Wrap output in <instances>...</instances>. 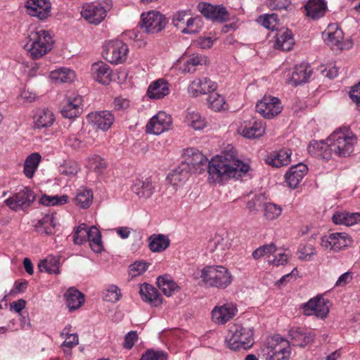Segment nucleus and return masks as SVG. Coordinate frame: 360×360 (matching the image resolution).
<instances>
[{
    "instance_id": "obj_62",
    "label": "nucleus",
    "mask_w": 360,
    "mask_h": 360,
    "mask_svg": "<svg viewBox=\"0 0 360 360\" xmlns=\"http://www.w3.org/2000/svg\"><path fill=\"white\" fill-rule=\"evenodd\" d=\"M349 96L351 99L360 106V82L352 87Z\"/></svg>"
},
{
    "instance_id": "obj_36",
    "label": "nucleus",
    "mask_w": 360,
    "mask_h": 360,
    "mask_svg": "<svg viewBox=\"0 0 360 360\" xmlns=\"http://www.w3.org/2000/svg\"><path fill=\"white\" fill-rule=\"evenodd\" d=\"M186 122L188 126L195 130L203 129L208 124V122L205 117L195 111L188 112L187 113L186 116Z\"/></svg>"
},
{
    "instance_id": "obj_43",
    "label": "nucleus",
    "mask_w": 360,
    "mask_h": 360,
    "mask_svg": "<svg viewBox=\"0 0 360 360\" xmlns=\"http://www.w3.org/2000/svg\"><path fill=\"white\" fill-rule=\"evenodd\" d=\"M207 103L209 108L214 111H220L224 108L225 100L221 95L214 91L209 94Z\"/></svg>"
},
{
    "instance_id": "obj_41",
    "label": "nucleus",
    "mask_w": 360,
    "mask_h": 360,
    "mask_svg": "<svg viewBox=\"0 0 360 360\" xmlns=\"http://www.w3.org/2000/svg\"><path fill=\"white\" fill-rule=\"evenodd\" d=\"M93 200V192L90 189L81 188L75 198L76 205L83 209L89 207Z\"/></svg>"
},
{
    "instance_id": "obj_2",
    "label": "nucleus",
    "mask_w": 360,
    "mask_h": 360,
    "mask_svg": "<svg viewBox=\"0 0 360 360\" xmlns=\"http://www.w3.org/2000/svg\"><path fill=\"white\" fill-rule=\"evenodd\" d=\"M356 142L355 135L344 127L334 131L325 141H312L308 146L309 154L323 160H329L334 153L339 157H348L354 150Z\"/></svg>"
},
{
    "instance_id": "obj_44",
    "label": "nucleus",
    "mask_w": 360,
    "mask_h": 360,
    "mask_svg": "<svg viewBox=\"0 0 360 360\" xmlns=\"http://www.w3.org/2000/svg\"><path fill=\"white\" fill-rule=\"evenodd\" d=\"M56 226L53 214H46L39 221L38 231L41 234L51 235Z\"/></svg>"
},
{
    "instance_id": "obj_7",
    "label": "nucleus",
    "mask_w": 360,
    "mask_h": 360,
    "mask_svg": "<svg viewBox=\"0 0 360 360\" xmlns=\"http://www.w3.org/2000/svg\"><path fill=\"white\" fill-rule=\"evenodd\" d=\"M291 354L288 340L278 335L273 336L267 344L266 360H289Z\"/></svg>"
},
{
    "instance_id": "obj_59",
    "label": "nucleus",
    "mask_w": 360,
    "mask_h": 360,
    "mask_svg": "<svg viewBox=\"0 0 360 360\" xmlns=\"http://www.w3.org/2000/svg\"><path fill=\"white\" fill-rule=\"evenodd\" d=\"M91 167L97 173L100 174L105 168L104 160L99 156H95L91 160Z\"/></svg>"
},
{
    "instance_id": "obj_49",
    "label": "nucleus",
    "mask_w": 360,
    "mask_h": 360,
    "mask_svg": "<svg viewBox=\"0 0 360 360\" xmlns=\"http://www.w3.org/2000/svg\"><path fill=\"white\" fill-rule=\"evenodd\" d=\"M172 118L169 114L164 111H159V135L172 129Z\"/></svg>"
},
{
    "instance_id": "obj_3",
    "label": "nucleus",
    "mask_w": 360,
    "mask_h": 360,
    "mask_svg": "<svg viewBox=\"0 0 360 360\" xmlns=\"http://www.w3.org/2000/svg\"><path fill=\"white\" fill-rule=\"evenodd\" d=\"M24 48L32 59H39L53 48V40L48 31L37 29L31 31L27 36Z\"/></svg>"
},
{
    "instance_id": "obj_52",
    "label": "nucleus",
    "mask_w": 360,
    "mask_h": 360,
    "mask_svg": "<svg viewBox=\"0 0 360 360\" xmlns=\"http://www.w3.org/2000/svg\"><path fill=\"white\" fill-rule=\"evenodd\" d=\"M200 21V18L198 16L188 18L186 22V27L184 28L181 32L190 34L198 33L199 32L198 24Z\"/></svg>"
},
{
    "instance_id": "obj_55",
    "label": "nucleus",
    "mask_w": 360,
    "mask_h": 360,
    "mask_svg": "<svg viewBox=\"0 0 360 360\" xmlns=\"http://www.w3.org/2000/svg\"><path fill=\"white\" fill-rule=\"evenodd\" d=\"M262 24L264 27L274 30L278 24V15L276 13L266 15L262 18Z\"/></svg>"
},
{
    "instance_id": "obj_60",
    "label": "nucleus",
    "mask_w": 360,
    "mask_h": 360,
    "mask_svg": "<svg viewBox=\"0 0 360 360\" xmlns=\"http://www.w3.org/2000/svg\"><path fill=\"white\" fill-rule=\"evenodd\" d=\"M170 84L164 78L159 79V99L169 94Z\"/></svg>"
},
{
    "instance_id": "obj_24",
    "label": "nucleus",
    "mask_w": 360,
    "mask_h": 360,
    "mask_svg": "<svg viewBox=\"0 0 360 360\" xmlns=\"http://www.w3.org/2000/svg\"><path fill=\"white\" fill-rule=\"evenodd\" d=\"M82 102L80 96L68 98L67 103L61 109V114L69 119L77 117L82 111Z\"/></svg>"
},
{
    "instance_id": "obj_29",
    "label": "nucleus",
    "mask_w": 360,
    "mask_h": 360,
    "mask_svg": "<svg viewBox=\"0 0 360 360\" xmlns=\"http://www.w3.org/2000/svg\"><path fill=\"white\" fill-rule=\"evenodd\" d=\"M140 27L147 33L155 32L158 27V11L143 13L141 15Z\"/></svg>"
},
{
    "instance_id": "obj_38",
    "label": "nucleus",
    "mask_w": 360,
    "mask_h": 360,
    "mask_svg": "<svg viewBox=\"0 0 360 360\" xmlns=\"http://www.w3.org/2000/svg\"><path fill=\"white\" fill-rule=\"evenodd\" d=\"M41 159V157L38 153H32L26 158L23 172L27 178L31 179L34 176Z\"/></svg>"
},
{
    "instance_id": "obj_45",
    "label": "nucleus",
    "mask_w": 360,
    "mask_h": 360,
    "mask_svg": "<svg viewBox=\"0 0 360 360\" xmlns=\"http://www.w3.org/2000/svg\"><path fill=\"white\" fill-rule=\"evenodd\" d=\"M67 328H65L60 335H65V340L62 343L61 347L64 348L65 353H68L74 347L79 344V338L77 333H69Z\"/></svg>"
},
{
    "instance_id": "obj_23",
    "label": "nucleus",
    "mask_w": 360,
    "mask_h": 360,
    "mask_svg": "<svg viewBox=\"0 0 360 360\" xmlns=\"http://www.w3.org/2000/svg\"><path fill=\"white\" fill-rule=\"evenodd\" d=\"M312 70L308 63H301L295 67L291 77L288 79L289 83L297 86L307 82L311 77Z\"/></svg>"
},
{
    "instance_id": "obj_30",
    "label": "nucleus",
    "mask_w": 360,
    "mask_h": 360,
    "mask_svg": "<svg viewBox=\"0 0 360 360\" xmlns=\"http://www.w3.org/2000/svg\"><path fill=\"white\" fill-rule=\"evenodd\" d=\"M290 150L283 149L274 153L270 157H268L266 162L273 167H280L290 163Z\"/></svg>"
},
{
    "instance_id": "obj_35",
    "label": "nucleus",
    "mask_w": 360,
    "mask_h": 360,
    "mask_svg": "<svg viewBox=\"0 0 360 360\" xmlns=\"http://www.w3.org/2000/svg\"><path fill=\"white\" fill-rule=\"evenodd\" d=\"M207 64V59L205 56L200 54H193L185 61L184 71L193 73L197 70L198 66L206 65Z\"/></svg>"
},
{
    "instance_id": "obj_39",
    "label": "nucleus",
    "mask_w": 360,
    "mask_h": 360,
    "mask_svg": "<svg viewBox=\"0 0 360 360\" xmlns=\"http://www.w3.org/2000/svg\"><path fill=\"white\" fill-rule=\"evenodd\" d=\"M50 77L53 81L57 83H69L73 81L75 72L68 68H60L52 71Z\"/></svg>"
},
{
    "instance_id": "obj_9",
    "label": "nucleus",
    "mask_w": 360,
    "mask_h": 360,
    "mask_svg": "<svg viewBox=\"0 0 360 360\" xmlns=\"http://www.w3.org/2000/svg\"><path fill=\"white\" fill-rule=\"evenodd\" d=\"M35 195L34 192L27 187L20 189L13 196L6 199L5 204L14 211L24 210L34 201Z\"/></svg>"
},
{
    "instance_id": "obj_53",
    "label": "nucleus",
    "mask_w": 360,
    "mask_h": 360,
    "mask_svg": "<svg viewBox=\"0 0 360 360\" xmlns=\"http://www.w3.org/2000/svg\"><path fill=\"white\" fill-rule=\"evenodd\" d=\"M86 225L82 224L77 226L74 235L73 241L75 244L81 245L87 241Z\"/></svg>"
},
{
    "instance_id": "obj_54",
    "label": "nucleus",
    "mask_w": 360,
    "mask_h": 360,
    "mask_svg": "<svg viewBox=\"0 0 360 360\" xmlns=\"http://www.w3.org/2000/svg\"><path fill=\"white\" fill-rule=\"evenodd\" d=\"M147 263L135 262L133 264L129 266V273L131 277H136L144 273L147 269Z\"/></svg>"
},
{
    "instance_id": "obj_50",
    "label": "nucleus",
    "mask_w": 360,
    "mask_h": 360,
    "mask_svg": "<svg viewBox=\"0 0 360 360\" xmlns=\"http://www.w3.org/2000/svg\"><path fill=\"white\" fill-rule=\"evenodd\" d=\"M276 251V247L274 243L264 245L255 251L252 255L255 259H258L264 256H269Z\"/></svg>"
},
{
    "instance_id": "obj_51",
    "label": "nucleus",
    "mask_w": 360,
    "mask_h": 360,
    "mask_svg": "<svg viewBox=\"0 0 360 360\" xmlns=\"http://www.w3.org/2000/svg\"><path fill=\"white\" fill-rule=\"evenodd\" d=\"M58 171L61 174L68 177H72L77 174L79 168L75 162H65L58 167Z\"/></svg>"
},
{
    "instance_id": "obj_33",
    "label": "nucleus",
    "mask_w": 360,
    "mask_h": 360,
    "mask_svg": "<svg viewBox=\"0 0 360 360\" xmlns=\"http://www.w3.org/2000/svg\"><path fill=\"white\" fill-rule=\"evenodd\" d=\"M159 289L167 297H171L180 288L170 276L164 275L159 276Z\"/></svg>"
},
{
    "instance_id": "obj_19",
    "label": "nucleus",
    "mask_w": 360,
    "mask_h": 360,
    "mask_svg": "<svg viewBox=\"0 0 360 360\" xmlns=\"http://www.w3.org/2000/svg\"><path fill=\"white\" fill-rule=\"evenodd\" d=\"M308 167L306 165L299 163L292 166L285 174V181L291 188H297L307 174Z\"/></svg>"
},
{
    "instance_id": "obj_16",
    "label": "nucleus",
    "mask_w": 360,
    "mask_h": 360,
    "mask_svg": "<svg viewBox=\"0 0 360 360\" xmlns=\"http://www.w3.org/2000/svg\"><path fill=\"white\" fill-rule=\"evenodd\" d=\"M237 311L233 303H226L212 309V319L217 324H224L236 315Z\"/></svg>"
},
{
    "instance_id": "obj_63",
    "label": "nucleus",
    "mask_w": 360,
    "mask_h": 360,
    "mask_svg": "<svg viewBox=\"0 0 360 360\" xmlns=\"http://www.w3.org/2000/svg\"><path fill=\"white\" fill-rule=\"evenodd\" d=\"M115 108L116 110H124L129 107V101L122 97H117L114 100Z\"/></svg>"
},
{
    "instance_id": "obj_4",
    "label": "nucleus",
    "mask_w": 360,
    "mask_h": 360,
    "mask_svg": "<svg viewBox=\"0 0 360 360\" xmlns=\"http://www.w3.org/2000/svg\"><path fill=\"white\" fill-rule=\"evenodd\" d=\"M200 278L205 286L225 289L231 285L233 276L230 271L221 265L206 266L201 270Z\"/></svg>"
},
{
    "instance_id": "obj_14",
    "label": "nucleus",
    "mask_w": 360,
    "mask_h": 360,
    "mask_svg": "<svg viewBox=\"0 0 360 360\" xmlns=\"http://www.w3.org/2000/svg\"><path fill=\"white\" fill-rule=\"evenodd\" d=\"M238 134L247 139H255L262 136L265 127L262 121L254 118L242 122L238 127Z\"/></svg>"
},
{
    "instance_id": "obj_21",
    "label": "nucleus",
    "mask_w": 360,
    "mask_h": 360,
    "mask_svg": "<svg viewBox=\"0 0 360 360\" xmlns=\"http://www.w3.org/2000/svg\"><path fill=\"white\" fill-rule=\"evenodd\" d=\"M326 34L327 37L324 40L332 49L342 50L346 49L343 44V32L337 25H329Z\"/></svg>"
},
{
    "instance_id": "obj_56",
    "label": "nucleus",
    "mask_w": 360,
    "mask_h": 360,
    "mask_svg": "<svg viewBox=\"0 0 360 360\" xmlns=\"http://www.w3.org/2000/svg\"><path fill=\"white\" fill-rule=\"evenodd\" d=\"M264 200L263 194L255 195L254 198L247 202V208L250 211H257Z\"/></svg>"
},
{
    "instance_id": "obj_57",
    "label": "nucleus",
    "mask_w": 360,
    "mask_h": 360,
    "mask_svg": "<svg viewBox=\"0 0 360 360\" xmlns=\"http://www.w3.org/2000/svg\"><path fill=\"white\" fill-rule=\"evenodd\" d=\"M299 253L300 254L299 256L300 259L310 261L311 257L316 254V251L313 245H309L300 250Z\"/></svg>"
},
{
    "instance_id": "obj_10",
    "label": "nucleus",
    "mask_w": 360,
    "mask_h": 360,
    "mask_svg": "<svg viewBox=\"0 0 360 360\" xmlns=\"http://www.w3.org/2000/svg\"><path fill=\"white\" fill-rule=\"evenodd\" d=\"M255 109L264 117L271 119L281 113L283 105L278 98L264 96L262 100L257 102Z\"/></svg>"
},
{
    "instance_id": "obj_25",
    "label": "nucleus",
    "mask_w": 360,
    "mask_h": 360,
    "mask_svg": "<svg viewBox=\"0 0 360 360\" xmlns=\"http://www.w3.org/2000/svg\"><path fill=\"white\" fill-rule=\"evenodd\" d=\"M191 174V169H187L184 164H179L173 169L167 176V181L173 186L184 183Z\"/></svg>"
},
{
    "instance_id": "obj_27",
    "label": "nucleus",
    "mask_w": 360,
    "mask_h": 360,
    "mask_svg": "<svg viewBox=\"0 0 360 360\" xmlns=\"http://www.w3.org/2000/svg\"><path fill=\"white\" fill-rule=\"evenodd\" d=\"M92 72L96 80L103 84H108L111 80L112 71L109 66L102 61L93 64Z\"/></svg>"
},
{
    "instance_id": "obj_40",
    "label": "nucleus",
    "mask_w": 360,
    "mask_h": 360,
    "mask_svg": "<svg viewBox=\"0 0 360 360\" xmlns=\"http://www.w3.org/2000/svg\"><path fill=\"white\" fill-rule=\"evenodd\" d=\"M140 294L143 301L148 302L152 306L156 307L158 291L153 286L143 283L140 287Z\"/></svg>"
},
{
    "instance_id": "obj_34",
    "label": "nucleus",
    "mask_w": 360,
    "mask_h": 360,
    "mask_svg": "<svg viewBox=\"0 0 360 360\" xmlns=\"http://www.w3.org/2000/svg\"><path fill=\"white\" fill-rule=\"evenodd\" d=\"M209 247L212 251H216L218 257H223L226 255V251L231 248L230 238L228 237L215 236L210 242Z\"/></svg>"
},
{
    "instance_id": "obj_13",
    "label": "nucleus",
    "mask_w": 360,
    "mask_h": 360,
    "mask_svg": "<svg viewBox=\"0 0 360 360\" xmlns=\"http://www.w3.org/2000/svg\"><path fill=\"white\" fill-rule=\"evenodd\" d=\"M25 7L27 14L40 20L51 15V4L49 0H27Z\"/></svg>"
},
{
    "instance_id": "obj_58",
    "label": "nucleus",
    "mask_w": 360,
    "mask_h": 360,
    "mask_svg": "<svg viewBox=\"0 0 360 360\" xmlns=\"http://www.w3.org/2000/svg\"><path fill=\"white\" fill-rule=\"evenodd\" d=\"M137 340L138 335L136 331L131 330L125 335L123 347L127 349H131Z\"/></svg>"
},
{
    "instance_id": "obj_42",
    "label": "nucleus",
    "mask_w": 360,
    "mask_h": 360,
    "mask_svg": "<svg viewBox=\"0 0 360 360\" xmlns=\"http://www.w3.org/2000/svg\"><path fill=\"white\" fill-rule=\"evenodd\" d=\"M331 236L333 238L332 246L335 252L341 250L352 243L351 238L345 233H331Z\"/></svg>"
},
{
    "instance_id": "obj_18",
    "label": "nucleus",
    "mask_w": 360,
    "mask_h": 360,
    "mask_svg": "<svg viewBox=\"0 0 360 360\" xmlns=\"http://www.w3.org/2000/svg\"><path fill=\"white\" fill-rule=\"evenodd\" d=\"M217 88V84L209 78H198L194 79L188 87V92L192 96L197 97L201 94H209L211 91H215Z\"/></svg>"
},
{
    "instance_id": "obj_31",
    "label": "nucleus",
    "mask_w": 360,
    "mask_h": 360,
    "mask_svg": "<svg viewBox=\"0 0 360 360\" xmlns=\"http://www.w3.org/2000/svg\"><path fill=\"white\" fill-rule=\"evenodd\" d=\"M332 219L335 224L350 226L360 221V214L358 212H340L335 213Z\"/></svg>"
},
{
    "instance_id": "obj_5",
    "label": "nucleus",
    "mask_w": 360,
    "mask_h": 360,
    "mask_svg": "<svg viewBox=\"0 0 360 360\" xmlns=\"http://www.w3.org/2000/svg\"><path fill=\"white\" fill-rule=\"evenodd\" d=\"M225 342L231 350H246L253 345V330L243 324L234 323L229 328Z\"/></svg>"
},
{
    "instance_id": "obj_6",
    "label": "nucleus",
    "mask_w": 360,
    "mask_h": 360,
    "mask_svg": "<svg viewBox=\"0 0 360 360\" xmlns=\"http://www.w3.org/2000/svg\"><path fill=\"white\" fill-rule=\"evenodd\" d=\"M112 7L111 0H103L98 4H86L82 6L81 15L90 23L98 25L105 19Z\"/></svg>"
},
{
    "instance_id": "obj_11",
    "label": "nucleus",
    "mask_w": 360,
    "mask_h": 360,
    "mask_svg": "<svg viewBox=\"0 0 360 360\" xmlns=\"http://www.w3.org/2000/svg\"><path fill=\"white\" fill-rule=\"evenodd\" d=\"M303 312L307 316L323 319L329 312V300L321 297H314L304 304Z\"/></svg>"
},
{
    "instance_id": "obj_22",
    "label": "nucleus",
    "mask_w": 360,
    "mask_h": 360,
    "mask_svg": "<svg viewBox=\"0 0 360 360\" xmlns=\"http://www.w3.org/2000/svg\"><path fill=\"white\" fill-rule=\"evenodd\" d=\"M304 8L307 16L315 20L325 15L327 4L324 0H309Z\"/></svg>"
},
{
    "instance_id": "obj_26",
    "label": "nucleus",
    "mask_w": 360,
    "mask_h": 360,
    "mask_svg": "<svg viewBox=\"0 0 360 360\" xmlns=\"http://www.w3.org/2000/svg\"><path fill=\"white\" fill-rule=\"evenodd\" d=\"M55 121L53 112L49 109H40L34 116V127L37 129L49 128Z\"/></svg>"
},
{
    "instance_id": "obj_12",
    "label": "nucleus",
    "mask_w": 360,
    "mask_h": 360,
    "mask_svg": "<svg viewBox=\"0 0 360 360\" xmlns=\"http://www.w3.org/2000/svg\"><path fill=\"white\" fill-rule=\"evenodd\" d=\"M198 10L207 19L224 22L228 19L226 9L219 5L214 6L209 3L200 2L198 4Z\"/></svg>"
},
{
    "instance_id": "obj_15",
    "label": "nucleus",
    "mask_w": 360,
    "mask_h": 360,
    "mask_svg": "<svg viewBox=\"0 0 360 360\" xmlns=\"http://www.w3.org/2000/svg\"><path fill=\"white\" fill-rule=\"evenodd\" d=\"M292 346L304 347L311 344L315 338V333L311 330L302 327L292 328L289 331Z\"/></svg>"
},
{
    "instance_id": "obj_17",
    "label": "nucleus",
    "mask_w": 360,
    "mask_h": 360,
    "mask_svg": "<svg viewBox=\"0 0 360 360\" xmlns=\"http://www.w3.org/2000/svg\"><path fill=\"white\" fill-rule=\"evenodd\" d=\"M87 118L96 129L103 131L108 130L114 122V115L108 110L91 112Z\"/></svg>"
},
{
    "instance_id": "obj_64",
    "label": "nucleus",
    "mask_w": 360,
    "mask_h": 360,
    "mask_svg": "<svg viewBox=\"0 0 360 360\" xmlns=\"http://www.w3.org/2000/svg\"><path fill=\"white\" fill-rule=\"evenodd\" d=\"M139 360H158V352L154 349H147Z\"/></svg>"
},
{
    "instance_id": "obj_32",
    "label": "nucleus",
    "mask_w": 360,
    "mask_h": 360,
    "mask_svg": "<svg viewBox=\"0 0 360 360\" xmlns=\"http://www.w3.org/2000/svg\"><path fill=\"white\" fill-rule=\"evenodd\" d=\"M86 232L87 241L89 242L91 250L96 253L101 252L103 247L100 231L96 226H92L89 229L86 228Z\"/></svg>"
},
{
    "instance_id": "obj_47",
    "label": "nucleus",
    "mask_w": 360,
    "mask_h": 360,
    "mask_svg": "<svg viewBox=\"0 0 360 360\" xmlns=\"http://www.w3.org/2000/svg\"><path fill=\"white\" fill-rule=\"evenodd\" d=\"M264 217L268 220H274L277 219L281 214V207L274 203H266L264 207Z\"/></svg>"
},
{
    "instance_id": "obj_37",
    "label": "nucleus",
    "mask_w": 360,
    "mask_h": 360,
    "mask_svg": "<svg viewBox=\"0 0 360 360\" xmlns=\"http://www.w3.org/2000/svg\"><path fill=\"white\" fill-rule=\"evenodd\" d=\"M59 259L50 255L45 259L41 260L39 264L38 268L41 272H47L49 274H59Z\"/></svg>"
},
{
    "instance_id": "obj_8",
    "label": "nucleus",
    "mask_w": 360,
    "mask_h": 360,
    "mask_svg": "<svg viewBox=\"0 0 360 360\" xmlns=\"http://www.w3.org/2000/svg\"><path fill=\"white\" fill-rule=\"evenodd\" d=\"M129 51L128 46L121 40H111L105 43L103 56L112 64H120L127 59Z\"/></svg>"
},
{
    "instance_id": "obj_48",
    "label": "nucleus",
    "mask_w": 360,
    "mask_h": 360,
    "mask_svg": "<svg viewBox=\"0 0 360 360\" xmlns=\"http://www.w3.org/2000/svg\"><path fill=\"white\" fill-rule=\"evenodd\" d=\"M103 298L106 302H117L120 297L121 292L119 288L115 285H109L104 291H103Z\"/></svg>"
},
{
    "instance_id": "obj_28",
    "label": "nucleus",
    "mask_w": 360,
    "mask_h": 360,
    "mask_svg": "<svg viewBox=\"0 0 360 360\" xmlns=\"http://www.w3.org/2000/svg\"><path fill=\"white\" fill-rule=\"evenodd\" d=\"M67 306L70 311L79 309L84 302V295L75 288H70L65 292Z\"/></svg>"
},
{
    "instance_id": "obj_1",
    "label": "nucleus",
    "mask_w": 360,
    "mask_h": 360,
    "mask_svg": "<svg viewBox=\"0 0 360 360\" xmlns=\"http://www.w3.org/2000/svg\"><path fill=\"white\" fill-rule=\"evenodd\" d=\"M181 164L191 169V172L202 173L207 169L212 179L238 178L250 170L249 165L244 163L232 153L218 155L208 162V159L198 149L187 148L183 149Z\"/></svg>"
},
{
    "instance_id": "obj_61",
    "label": "nucleus",
    "mask_w": 360,
    "mask_h": 360,
    "mask_svg": "<svg viewBox=\"0 0 360 360\" xmlns=\"http://www.w3.org/2000/svg\"><path fill=\"white\" fill-rule=\"evenodd\" d=\"M352 279L351 273L347 271L342 274L337 280L335 286V287H343L349 283Z\"/></svg>"
},
{
    "instance_id": "obj_20",
    "label": "nucleus",
    "mask_w": 360,
    "mask_h": 360,
    "mask_svg": "<svg viewBox=\"0 0 360 360\" xmlns=\"http://www.w3.org/2000/svg\"><path fill=\"white\" fill-rule=\"evenodd\" d=\"M274 38H276L274 46L277 49L289 51L295 44L292 33L288 28L279 30L274 36Z\"/></svg>"
},
{
    "instance_id": "obj_46",
    "label": "nucleus",
    "mask_w": 360,
    "mask_h": 360,
    "mask_svg": "<svg viewBox=\"0 0 360 360\" xmlns=\"http://www.w3.org/2000/svg\"><path fill=\"white\" fill-rule=\"evenodd\" d=\"M68 197L66 195L62 196L43 195L40 199V203L46 206L64 205L68 202Z\"/></svg>"
}]
</instances>
